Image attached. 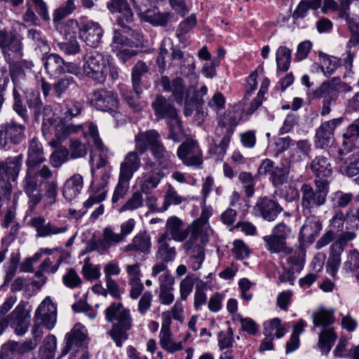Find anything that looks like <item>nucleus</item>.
Masks as SVG:
<instances>
[{"label":"nucleus","mask_w":359,"mask_h":359,"mask_svg":"<svg viewBox=\"0 0 359 359\" xmlns=\"http://www.w3.org/2000/svg\"><path fill=\"white\" fill-rule=\"evenodd\" d=\"M76 86L77 83L72 76H65L53 83V90L55 96L60 98L69 89L74 88Z\"/></svg>","instance_id":"47"},{"label":"nucleus","mask_w":359,"mask_h":359,"mask_svg":"<svg viewBox=\"0 0 359 359\" xmlns=\"http://www.w3.org/2000/svg\"><path fill=\"white\" fill-rule=\"evenodd\" d=\"M87 337L86 330L84 326L78 323L65 335V347L62 351V355H67L71 350L77 351L83 346Z\"/></svg>","instance_id":"18"},{"label":"nucleus","mask_w":359,"mask_h":359,"mask_svg":"<svg viewBox=\"0 0 359 359\" xmlns=\"http://www.w3.org/2000/svg\"><path fill=\"white\" fill-rule=\"evenodd\" d=\"M67 149L72 159L84 158L88 154L87 145L79 140H71Z\"/></svg>","instance_id":"58"},{"label":"nucleus","mask_w":359,"mask_h":359,"mask_svg":"<svg viewBox=\"0 0 359 359\" xmlns=\"http://www.w3.org/2000/svg\"><path fill=\"white\" fill-rule=\"evenodd\" d=\"M177 155L182 163L189 167L200 168L203 164V152L198 142L187 139L178 147Z\"/></svg>","instance_id":"9"},{"label":"nucleus","mask_w":359,"mask_h":359,"mask_svg":"<svg viewBox=\"0 0 359 359\" xmlns=\"http://www.w3.org/2000/svg\"><path fill=\"white\" fill-rule=\"evenodd\" d=\"M151 236L145 232L138 233L132 240V242L125 246L123 251L125 252L135 251L137 252L148 255L151 252Z\"/></svg>","instance_id":"31"},{"label":"nucleus","mask_w":359,"mask_h":359,"mask_svg":"<svg viewBox=\"0 0 359 359\" xmlns=\"http://www.w3.org/2000/svg\"><path fill=\"white\" fill-rule=\"evenodd\" d=\"M166 122L169 127L168 138L172 140L174 142H180L183 136V130L182 122L178 114L167 120Z\"/></svg>","instance_id":"56"},{"label":"nucleus","mask_w":359,"mask_h":359,"mask_svg":"<svg viewBox=\"0 0 359 359\" xmlns=\"http://www.w3.org/2000/svg\"><path fill=\"white\" fill-rule=\"evenodd\" d=\"M355 237L356 234L353 231H342L340 233H336V240L330 247L343 252L348 243L353 241Z\"/></svg>","instance_id":"61"},{"label":"nucleus","mask_w":359,"mask_h":359,"mask_svg":"<svg viewBox=\"0 0 359 359\" xmlns=\"http://www.w3.org/2000/svg\"><path fill=\"white\" fill-rule=\"evenodd\" d=\"M342 252L330 247V254L326 263V269L328 273L335 277L341 265V254Z\"/></svg>","instance_id":"55"},{"label":"nucleus","mask_w":359,"mask_h":359,"mask_svg":"<svg viewBox=\"0 0 359 359\" xmlns=\"http://www.w3.org/2000/svg\"><path fill=\"white\" fill-rule=\"evenodd\" d=\"M168 233H162L158 239V249L156 254L157 259L169 263L175 260L177 252L175 247L168 243Z\"/></svg>","instance_id":"32"},{"label":"nucleus","mask_w":359,"mask_h":359,"mask_svg":"<svg viewBox=\"0 0 359 359\" xmlns=\"http://www.w3.org/2000/svg\"><path fill=\"white\" fill-rule=\"evenodd\" d=\"M151 107L158 120L165 118L167 121L177 115V111L173 104L163 95H157L156 100L152 102Z\"/></svg>","instance_id":"26"},{"label":"nucleus","mask_w":359,"mask_h":359,"mask_svg":"<svg viewBox=\"0 0 359 359\" xmlns=\"http://www.w3.org/2000/svg\"><path fill=\"white\" fill-rule=\"evenodd\" d=\"M353 196L351 193H344L337 191L330 196V201L334 208H344L353 200Z\"/></svg>","instance_id":"63"},{"label":"nucleus","mask_w":359,"mask_h":359,"mask_svg":"<svg viewBox=\"0 0 359 359\" xmlns=\"http://www.w3.org/2000/svg\"><path fill=\"white\" fill-rule=\"evenodd\" d=\"M57 46L66 55H76L81 51V47L76 35H71L65 41L59 42Z\"/></svg>","instance_id":"57"},{"label":"nucleus","mask_w":359,"mask_h":359,"mask_svg":"<svg viewBox=\"0 0 359 359\" xmlns=\"http://www.w3.org/2000/svg\"><path fill=\"white\" fill-rule=\"evenodd\" d=\"M83 177L79 174H75L68 179L65 183L62 194L64 197L69 201L76 198L83 188Z\"/></svg>","instance_id":"36"},{"label":"nucleus","mask_w":359,"mask_h":359,"mask_svg":"<svg viewBox=\"0 0 359 359\" xmlns=\"http://www.w3.org/2000/svg\"><path fill=\"white\" fill-rule=\"evenodd\" d=\"M88 99L90 104L100 111L109 112L118 109V95L114 90L98 88L89 93Z\"/></svg>","instance_id":"10"},{"label":"nucleus","mask_w":359,"mask_h":359,"mask_svg":"<svg viewBox=\"0 0 359 359\" xmlns=\"http://www.w3.org/2000/svg\"><path fill=\"white\" fill-rule=\"evenodd\" d=\"M32 226L36 229L38 237H50L54 235L65 233L68 230L67 225L57 226L46 222L41 216L34 217L31 219Z\"/></svg>","instance_id":"21"},{"label":"nucleus","mask_w":359,"mask_h":359,"mask_svg":"<svg viewBox=\"0 0 359 359\" xmlns=\"http://www.w3.org/2000/svg\"><path fill=\"white\" fill-rule=\"evenodd\" d=\"M209 230L199 226L197 223L189 225V236L184 241L183 249H190L191 247L203 245L208 242Z\"/></svg>","instance_id":"25"},{"label":"nucleus","mask_w":359,"mask_h":359,"mask_svg":"<svg viewBox=\"0 0 359 359\" xmlns=\"http://www.w3.org/2000/svg\"><path fill=\"white\" fill-rule=\"evenodd\" d=\"M111 48L116 53L118 58L122 62H126L127 60L137 55V50L133 48H130L129 46L123 43L115 44V34H114L113 41L111 43Z\"/></svg>","instance_id":"52"},{"label":"nucleus","mask_w":359,"mask_h":359,"mask_svg":"<svg viewBox=\"0 0 359 359\" xmlns=\"http://www.w3.org/2000/svg\"><path fill=\"white\" fill-rule=\"evenodd\" d=\"M207 288L206 283L203 280L196 285L195 292H194V306L196 310L198 311L201 309V307L207 303V296L205 290Z\"/></svg>","instance_id":"64"},{"label":"nucleus","mask_w":359,"mask_h":359,"mask_svg":"<svg viewBox=\"0 0 359 359\" xmlns=\"http://www.w3.org/2000/svg\"><path fill=\"white\" fill-rule=\"evenodd\" d=\"M131 90L126 86L120 88V92L124 100L134 111H140L145 106V103L139 101L140 95L142 93V88L140 86V91L137 92L133 88Z\"/></svg>","instance_id":"38"},{"label":"nucleus","mask_w":359,"mask_h":359,"mask_svg":"<svg viewBox=\"0 0 359 359\" xmlns=\"http://www.w3.org/2000/svg\"><path fill=\"white\" fill-rule=\"evenodd\" d=\"M219 143L217 140H212L208 149L209 154L216 161H222L226 155L227 148L229 145L231 139L225 137H220Z\"/></svg>","instance_id":"45"},{"label":"nucleus","mask_w":359,"mask_h":359,"mask_svg":"<svg viewBox=\"0 0 359 359\" xmlns=\"http://www.w3.org/2000/svg\"><path fill=\"white\" fill-rule=\"evenodd\" d=\"M243 118V109L240 104L229 107L224 113L218 114L215 137H225L231 139L235 128Z\"/></svg>","instance_id":"7"},{"label":"nucleus","mask_w":359,"mask_h":359,"mask_svg":"<svg viewBox=\"0 0 359 359\" xmlns=\"http://www.w3.org/2000/svg\"><path fill=\"white\" fill-rule=\"evenodd\" d=\"M83 109V104L79 100L67 99L64 101L62 109V116L55 125V140L53 143L61 144L70 136L82 134L85 138L88 135L97 149H104V144L99 136L97 125L93 122L79 124L72 122L73 118L82 113Z\"/></svg>","instance_id":"2"},{"label":"nucleus","mask_w":359,"mask_h":359,"mask_svg":"<svg viewBox=\"0 0 359 359\" xmlns=\"http://www.w3.org/2000/svg\"><path fill=\"white\" fill-rule=\"evenodd\" d=\"M123 236L114 233L111 228L106 227L102 238L91 239L88 245V251H107L111 247L123 241Z\"/></svg>","instance_id":"20"},{"label":"nucleus","mask_w":359,"mask_h":359,"mask_svg":"<svg viewBox=\"0 0 359 359\" xmlns=\"http://www.w3.org/2000/svg\"><path fill=\"white\" fill-rule=\"evenodd\" d=\"M342 121V118H337L323 122L316 131L314 138L316 147L317 148L323 149L332 144L334 131Z\"/></svg>","instance_id":"15"},{"label":"nucleus","mask_w":359,"mask_h":359,"mask_svg":"<svg viewBox=\"0 0 359 359\" xmlns=\"http://www.w3.org/2000/svg\"><path fill=\"white\" fill-rule=\"evenodd\" d=\"M344 152L339 150V157L337 158V163H340L339 169L342 174L348 177H353L359 173V150L355 149L353 154L348 155L345 158L343 157Z\"/></svg>","instance_id":"24"},{"label":"nucleus","mask_w":359,"mask_h":359,"mask_svg":"<svg viewBox=\"0 0 359 359\" xmlns=\"http://www.w3.org/2000/svg\"><path fill=\"white\" fill-rule=\"evenodd\" d=\"M106 320L112 323L109 335L116 346L121 347L128 339V331L133 327V318L128 309L122 303L113 302L104 311Z\"/></svg>","instance_id":"4"},{"label":"nucleus","mask_w":359,"mask_h":359,"mask_svg":"<svg viewBox=\"0 0 359 359\" xmlns=\"http://www.w3.org/2000/svg\"><path fill=\"white\" fill-rule=\"evenodd\" d=\"M63 19L53 20V22L56 29L62 35L65 36V39H69L71 35H76V30L79 28V23L76 20L69 19L65 22L62 21Z\"/></svg>","instance_id":"48"},{"label":"nucleus","mask_w":359,"mask_h":359,"mask_svg":"<svg viewBox=\"0 0 359 359\" xmlns=\"http://www.w3.org/2000/svg\"><path fill=\"white\" fill-rule=\"evenodd\" d=\"M25 126L12 120L0 126V147L6 148L8 143L17 145L25 137Z\"/></svg>","instance_id":"12"},{"label":"nucleus","mask_w":359,"mask_h":359,"mask_svg":"<svg viewBox=\"0 0 359 359\" xmlns=\"http://www.w3.org/2000/svg\"><path fill=\"white\" fill-rule=\"evenodd\" d=\"M0 48L4 60L8 65L9 73L13 85H23L25 80L26 72L21 68L19 64H14L11 53L20 57L23 55V44L20 39L5 29H0Z\"/></svg>","instance_id":"3"},{"label":"nucleus","mask_w":359,"mask_h":359,"mask_svg":"<svg viewBox=\"0 0 359 359\" xmlns=\"http://www.w3.org/2000/svg\"><path fill=\"white\" fill-rule=\"evenodd\" d=\"M160 138V134L154 129L140 132L135 137V150L142 155L147 151L149 147L151 148Z\"/></svg>","instance_id":"27"},{"label":"nucleus","mask_w":359,"mask_h":359,"mask_svg":"<svg viewBox=\"0 0 359 359\" xmlns=\"http://www.w3.org/2000/svg\"><path fill=\"white\" fill-rule=\"evenodd\" d=\"M306 216L307 218L299 233L298 240L301 248L313 243L322 229V223L318 217L314 215Z\"/></svg>","instance_id":"14"},{"label":"nucleus","mask_w":359,"mask_h":359,"mask_svg":"<svg viewBox=\"0 0 359 359\" xmlns=\"http://www.w3.org/2000/svg\"><path fill=\"white\" fill-rule=\"evenodd\" d=\"M313 94L317 98H323V100L336 101L338 97L337 89L330 82H323Z\"/></svg>","instance_id":"49"},{"label":"nucleus","mask_w":359,"mask_h":359,"mask_svg":"<svg viewBox=\"0 0 359 359\" xmlns=\"http://www.w3.org/2000/svg\"><path fill=\"white\" fill-rule=\"evenodd\" d=\"M334 310L320 308L313 312L311 318L315 327L323 328L330 327L329 326L334 322Z\"/></svg>","instance_id":"39"},{"label":"nucleus","mask_w":359,"mask_h":359,"mask_svg":"<svg viewBox=\"0 0 359 359\" xmlns=\"http://www.w3.org/2000/svg\"><path fill=\"white\" fill-rule=\"evenodd\" d=\"M329 184V181L315 180L316 189L306 183L301 186L302 208L304 215H314L318 209L325 203Z\"/></svg>","instance_id":"5"},{"label":"nucleus","mask_w":359,"mask_h":359,"mask_svg":"<svg viewBox=\"0 0 359 359\" xmlns=\"http://www.w3.org/2000/svg\"><path fill=\"white\" fill-rule=\"evenodd\" d=\"M142 193L141 191L134 192L131 197L120 208L118 212L121 213L126 211H133L142 208L144 204V198Z\"/></svg>","instance_id":"60"},{"label":"nucleus","mask_w":359,"mask_h":359,"mask_svg":"<svg viewBox=\"0 0 359 359\" xmlns=\"http://www.w3.org/2000/svg\"><path fill=\"white\" fill-rule=\"evenodd\" d=\"M107 8L113 13H122L126 18L127 22L133 21V13L127 0H111V2L107 3Z\"/></svg>","instance_id":"51"},{"label":"nucleus","mask_w":359,"mask_h":359,"mask_svg":"<svg viewBox=\"0 0 359 359\" xmlns=\"http://www.w3.org/2000/svg\"><path fill=\"white\" fill-rule=\"evenodd\" d=\"M34 320L48 330L55 327L57 321V311L50 297H46L36 309Z\"/></svg>","instance_id":"13"},{"label":"nucleus","mask_w":359,"mask_h":359,"mask_svg":"<svg viewBox=\"0 0 359 359\" xmlns=\"http://www.w3.org/2000/svg\"><path fill=\"white\" fill-rule=\"evenodd\" d=\"M30 316L26 313L23 305H18L8 316L9 323L18 336L24 335L29 326Z\"/></svg>","instance_id":"22"},{"label":"nucleus","mask_w":359,"mask_h":359,"mask_svg":"<svg viewBox=\"0 0 359 359\" xmlns=\"http://www.w3.org/2000/svg\"><path fill=\"white\" fill-rule=\"evenodd\" d=\"M63 59L56 53H50L44 58V67L50 76L62 74Z\"/></svg>","instance_id":"44"},{"label":"nucleus","mask_w":359,"mask_h":359,"mask_svg":"<svg viewBox=\"0 0 359 359\" xmlns=\"http://www.w3.org/2000/svg\"><path fill=\"white\" fill-rule=\"evenodd\" d=\"M168 233V240H174L177 242H184L189 236V226H184V222L177 217H170L165 224V232Z\"/></svg>","instance_id":"23"},{"label":"nucleus","mask_w":359,"mask_h":359,"mask_svg":"<svg viewBox=\"0 0 359 359\" xmlns=\"http://www.w3.org/2000/svg\"><path fill=\"white\" fill-rule=\"evenodd\" d=\"M103 31L99 23L93 21L83 22L79 26V34L87 46L97 47L102 36Z\"/></svg>","instance_id":"17"},{"label":"nucleus","mask_w":359,"mask_h":359,"mask_svg":"<svg viewBox=\"0 0 359 359\" xmlns=\"http://www.w3.org/2000/svg\"><path fill=\"white\" fill-rule=\"evenodd\" d=\"M305 248H300L299 244L298 250L294 254L289 255L287 259V262L290 265V269L294 270L296 272L299 273L304 267V257H305Z\"/></svg>","instance_id":"59"},{"label":"nucleus","mask_w":359,"mask_h":359,"mask_svg":"<svg viewBox=\"0 0 359 359\" xmlns=\"http://www.w3.org/2000/svg\"><path fill=\"white\" fill-rule=\"evenodd\" d=\"M25 98L28 108L33 111L35 119L37 121L41 109L48 110L47 107H43V102L38 90H27L25 92Z\"/></svg>","instance_id":"40"},{"label":"nucleus","mask_w":359,"mask_h":359,"mask_svg":"<svg viewBox=\"0 0 359 359\" xmlns=\"http://www.w3.org/2000/svg\"><path fill=\"white\" fill-rule=\"evenodd\" d=\"M147 6L142 11L144 12V20L154 26H165L172 14L169 12H154L147 9Z\"/></svg>","instance_id":"46"},{"label":"nucleus","mask_w":359,"mask_h":359,"mask_svg":"<svg viewBox=\"0 0 359 359\" xmlns=\"http://www.w3.org/2000/svg\"><path fill=\"white\" fill-rule=\"evenodd\" d=\"M160 86L163 91L171 93L172 96L178 104L182 105L184 97L188 95L189 90H186L184 80L179 76L170 79L167 76H161Z\"/></svg>","instance_id":"16"},{"label":"nucleus","mask_w":359,"mask_h":359,"mask_svg":"<svg viewBox=\"0 0 359 359\" xmlns=\"http://www.w3.org/2000/svg\"><path fill=\"white\" fill-rule=\"evenodd\" d=\"M296 149L293 150L289 157L292 162H301L309 156L311 151V144L308 140H301L295 142Z\"/></svg>","instance_id":"42"},{"label":"nucleus","mask_w":359,"mask_h":359,"mask_svg":"<svg viewBox=\"0 0 359 359\" xmlns=\"http://www.w3.org/2000/svg\"><path fill=\"white\" fill-rule=\"evenodd\" d=\"M150 149L153 156L162 169H168L174 165L175 155L166 150L161 138Z\"/></svg>","instance_id":"28"},{"label":"nucleus","mask_w":359,"mask_h":359,"mask_svg":"<svg viewBox=\"0 0 359 359\" xmlns=\"http://www.w3.org/2000/svg\"><path fill=\"white\" fill-rule=\"evenodd\" d=\"M174 49L172 40L170 38H165L161 44L160 52L156 59V62L161 72L165 71L168 62L171 60V53Z\"/></svg>","instance_id":"43"},{"label":"nucleus","mask_w":359,"mask_h":359,"mask_svg":"<svg viewBox=\"0 0 359 359\" xmlns=\"http://www.w3.org/2000/svg\"><path fill=\"white\" fill-rule=\"evenodd\" d=\"M277 67L283 72H287L291 62V50L286 46H280L276 54Z\"/></svg>","instance_id":"54"},{"label":"nucleus","mask_w":359,"mask_h":359,"mask_svg":"<svg viewBox=\"0 0 359 359\" xmlns=\"http://www.w3.org/2000/svg\"><path fill=\"white\" fill-rule=\"evenodd\" d=\"M149 71V67L146 63L142 60H139L132 69L131 79L133 88L137 92L140 91L142 86V76Z\"/></svg>","instance_id":"53"},{"label":"nucleus","mask_w":359,"mask_h":359,"mask_svg":"<svg viewBox=\"0 0 359 359\" xmlns=\"http://www.w3.org/2000/svg\"><path fill=\"white\" fill-rule=\"evenodd\" d=\"M164 174L161 168H154L148 172H144L142 176V184L140 191L146 194L152 189L156 188Z\"/></svg>","instance_id":"34"},{"label":"nucleus","mask_w":359,"mask_h":359,"mask_svg":"<svg viewBox=\"0 0 359 359\" xmlns=\"http://www.w3.org/2000/svg\"><path fill=\"white\" fill-rule=\"evenodd\" d=\"M338 336L334 327L323 328L318 334L317 347L323 355H327Z\"/></svg>","instance_id":"35"},{"label":"nucleus","mask_w":359,"mask_h":359,"mask_svg":"<svg viewBox=\"0 0 359 359\" xmlns=\"http://www.w3.org/2000/svg\"><path fill=\"white\" fill-rule=\"evenodd\" d=\"M283 208L273 197L264 196L257 199L252 211L256 217H260L268 222L276 220Z\"/></svg>","instance_id":"11"},{"label":"nucleus","mask_w":359,"mask_h":359,"mask_svg":"<svg viewBox=\"0 0 359 359\" xmlns=\"http://www.w3.org/2000/svg\"><path fill=\"white\" fill-rule=\"evenodd\" d=\"M115 34V44L123 43L130 48H137L143 43V35L137 30L133 29L126 33L131 39L123 36L118 29L114 31Z\"/></svg>","instance_id":"41"},{"label":"nucleus","mask_w":359,"mask_h":359,"mask_svg":"<svg viewBox=\"0 0 359 359\" xmlns=\"http://www.w3.org/2000/svg\"><path fill=\"white\" fill-rule=\"evenodd\" d=\"M309 168L316 175V180L321 181H328V178L332 175V168L328 159L323 156L315 157L311 161Z\"/></svg>","instance_id":"29"},{"label":"nucleus","mask_w":359,"mask_h":359,"mask_svg":"<svg viewBox=\"0 0 359 359\" xmlns=\"http://www.w3.org/2000/svg\"><path fill=\"white\" fill-rule=\"evenodd\" d=\"M20 90H22L24 93L27 91L24 89L23 85H19V86H17V85H13L12 92L13 102L12 108L13 111L18 114V116L23 120L24 122L27 123L29 120V116L25 105L23 104L22 96L19 92Z\"/></svg>","instance_id":"37"},{"label":"nucleus","mask_w":359,"mask_h":359,"mask_svg":"<svg viewBox=\"0 0 359 359\" xmlns=\"http://www.w3.org/2000/svg\"><path fill=\"white\" fill-rule=\"evenodd\" d=\"M286 332L285 329L281 325V320L278 318H274L264 323V334L276 337L278 339L283 337Z\"/></svg>","instance_id":"50"},{"label":"nucleus","mask_w":359,"mask_h":359,"mask_svg":"<svg viewBox=\"0 0 359 359\" xmlns=\"http://www.w3.org/2000/svg\"><path fill=\"white\" fill-rule=\"evenodd\" d=\"M107 60L104 54L97 51L86 55L83 64V74L97 83H103L107 78Z\"/></svg>","instance_id":"8"},{"label":"nucleus","mask_w":359,"mask_h":359,"mask_svg":"<svg viewBox=\"0 0 359 359\" xmlns=\"http://www.w3.org/2000/svg\"><path fill=\"white\" fill-rule=\"evenodd\" d=\"M141 156L136 150L128 152L120 164L118 177L130 181L141 167Z\"/></svg>","instance_id":"19"},{"label":"nucleus","mask_w":359,"mask_h":359,"mask_svg":"<svg viewBox=\"0 0 359 359\" xmlns=\"http://www.w3.org/2000/svg\"><path fill=\"white\" fill-rule=\"evenodd\" d=\"M43 148L36 137L29 142L27 157L26 159V173L22 181V189L29 198V205L33 210L42 200V185L44 186L45 195L52 201L57 195L58 182L57 173L53 172L46 165Z\"/></svg>","instance_id":"1"},{"label":"nucleus","mask_w":359,"mask_h":359,"mask_svg":"<svg viewBox=\"0 0 359 359\" xmlns=\"http://www.w3.org/2000/svg\"><path fill=\"white\" fill-rule=\"evenodd\" d=\"M291 164L290 159L284 157L280 161V165L274 168L269 176V179L274 187L282 186L287 182Z\"/></svg>","instance_id":"33"},{"label":"nucleus","mask_w":359,"mask_h":359,"mask_svg":"<svg viewBox=\"0 0 359 359\" xmlns=\"http://www.w3.org/2000/svg\"><path fill=\"white\" fill-rule=\"evenodd\" d=\"M339 60L335 57L325 55L321 58L320 69L325 76L329 77L339 66Z\"/></svg>","instance_id":"62"},{"label":"nucleus","mask_w":359,"mask_h":359,"mask_svg":"<svg viewBox=\"0 0 359 359\" xmlns=\"http://www.w3.org/2000/svg\"><path fill=\"white\" fill-rule=\"evenodd\" d=\"M265 248L273 254L287 256L293 252V248L285 241L272 233L263 237Z\"/></svg>","instance_id":"30"},{"label":"nucleus","mask_w":359,"mask_h":359,"mask_svg":"<svg viewBox=\"0 0 359 359\" xmlns=\"http://www.w3.org/2000/svg\"><path fill=\"white\" fill-rule=\"evenodd\" d=\"M22 158V154H19L0 161V188L2 196L7 200L10 198L13 190L11 181L14 182L18 177Z\"/></svg>","instance_id":"6"}]
</instances>
